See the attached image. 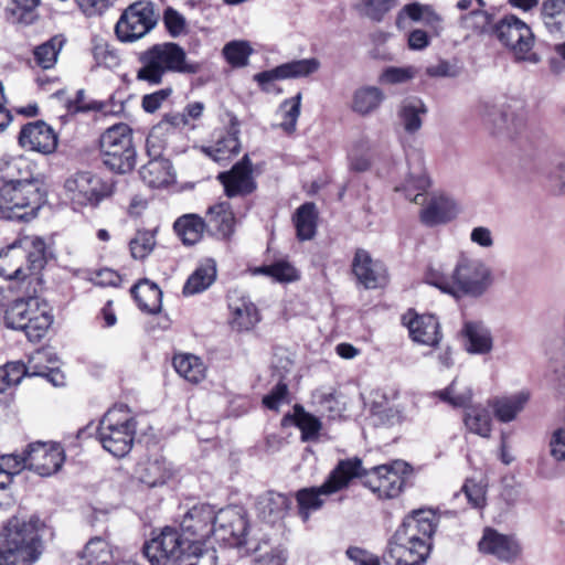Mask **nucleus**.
<instances>
[{
	"instance_id": "obj_1",
	"label": "nucleus",
	"mask_w": 565,
	"mask_h": 565,
	"mask_svg": "<svg viewBox=\"0 0 565 565\" xmlns=\"http://www.w3.org/2000/svg\"><path fill=\"white\" fill-rule=\"evenodd\" d=\"M425 279L444 294L461 299L482 297L492 286L494 277L491 267L482 258L461 252L451 274L444 273L441 266H430Z\"/></svg>"
},
{
	"instance_id": "obj_2",
	"label": "nucleus",
	"mask_w": 565,
	"mask_h": 565,
	"mask_svg": "<svg viewBox=\"0 0 565 565\" xmlns=\"http://www.w3.org/2000/svg\"><path fill=\"white\" fill-rule=\"evenodd\" d=\"M42 525L38 516L11 518L0 535V565H33L43 551Z\"/></svg>"
},
{
	"instance_id": "obj_3",
	"label": "nucleus",
	"mask_w": 565,
	"mask_h": 565,
	"mask_svg": "<svg viewBox=\"0 0 565 565\" xmlns=\"http://www.w3.org/2000/svg\"><path fill=\"white\" fill-rule=\"evenodd\" d=\"M151 565H213L214 550L191 545L182 533L171 526L162 529L143 546Z\"/></svg>"
},
{
	"instance_id": "obj_4",
	"label": "nucleus",
	"mask_w": 565,
	"mask_h": 565,
	"mask_svg": "<svg viewBox=\"0 0 565 565\" xmlns=\"http://www.w3.org/2000/svg\"><path fill=\"white\" fill-rule=\"evenodd\" d=\"M140 67L136 78L150 85H159L168 73L198 74L202 64L190 61L183 47L174 42L158 43L138 56Z\"/></svg>"
},
{
	"instance_id": "obj_5",
	"label": "nucleus",
	"mask_w": 565,
	"mask_h": 565,
	"mask_svg": "<svg viewBox=\"0 0 565 565\" xmlns=\"http://www.w3.org/2000/svg\"><path fill=\"white\" fill-rule=\"evenodd\" d=\"M45 194L36 179L3 183L0 188V214L15 222H31L39 216Z\"/></svg>"
},
{
	"instance_id": "obj_6",
	"label": "nucleus",
	"mask_w": 565,
	"mask_h": 565,
	"mask_svg": "<svg viewBox=\"0 0 565 565\" xmlns=\"http://www.w3.org/2000/svg\"><path fill=\"white\" fill-rule=\"evenodd\" d=\"M361 470L362 461L356 457L340 460L321 486L300 489L296 499L302 520L307 521L312 512L321 509L326 497L345 489Z\"/></svg>"
},
{
	"instance_id": "obj_7",
	"label": "nucleus",
	"mask_w": 565,
	"mask_h": 565,
	"mask_svg": "<svg viewBox=\"0 0 565 565\" xmlns=\"http://www.w3.org/2000/svg\"><path fill=\"white\" fill-rule=\"evenodd\" d=\"M6 326L21 330L31 342L42 340L53 322L47 302L39 297L17 299L4 313Z\"/></svg>"
},
{
	"instance_id": "obj_8",
	"label": "nucleus",
	"mask_w": 565,
	"mask_h": 565,
	"mask_svg": "<svg viewBox=\"0 0 565 565\" xmlns=\"http://www.w3.org/2000/svg\"><path fill=\"white\" fill-rule=\"evenodd\" d=\"M137 422L124 406L110 408L100 419L97 436L103 448L115 457L128 455L132 448Z\"/></svg>"
},
{
	"instance_id": "obj_9",
	"label": "nucleus",
	"mask_w": 565,
	"mask_h": 565,
	"mask_svg": "<svg viewBox=\"0 0 565 565\" xmlns=\"http://www.w3.org/2000/svg\"><path fill=\"white\" fill-rule=\"evenodd\" d=\"M104 164L117 173H126L136 164L132 130L127 124H117L106 129L99 139Z\"/></svg>"
},
{
	"instance_id": "obj_10",
	"label": "nucleus",
	"mask_w": 565,
	"mask_h": 565,
	"mask_svg": "<svg viewBox=\"0 0 565 565\" xmlns=\"http://www.w3.org/2000/svg\"><path fill=\"white\" fill-rule=\"evenodd\" d=\"M479 116L486 128L497 136L512 137L521 132L527 122L525 104L519 99L501 104L484 102L479 107Z\"/></svg>"
},
{
	"instance_id": "obj_11",
	"label": "nucleus",
	"mask_w": 565,
	"mask_h": 565,
	"mask_svg": "<svg viewBox=\"0 0 565 565\" xmlns=\"http://www.w3.org/2000/svg\"><path fill=\"white\" fill-rule=\"evenodd\" d=\"M409 472L411 467L407 462L395 460L370 470L362 467L361 475L356 478H363V484L380 499H393L403 491L405 476Z\"/></svg>"
},
{
	"instance_id": "obj_12",
	"label": "nucleus",
	"mask_w": 565,
	"mask_h": 565,
	"mask_svg": "<svg viewBox=\"0 0 565 565\" xmlns=\"http://www.w3.org/2000/svg\"><path fill=\"white\" fill-rule=\"evenodd\" d=\"M66 195L74 207L97 206L114 192V183L92 172H77L66 179Z\"/></svg>"
},
{
	"instance_id": "obj_13",
	"label": "nucleus",
	"mask_w": 565,
	"mask_h": 565,
	"mask_svg": "<svg viewBox=\"0 0 565 565\" xmlns=\"http://www.w3.org/2000/svg\"><path fill=\"white\" fill-rule=\"evenodd\" d=\"M158 15L152 2L140 0L131 3L116 23L117 38L125 43L135 42L149 33L157 24Z\"/></svg>"
},
{
	"instance_id": "obj_14",
	"label": "nucleus",
	"mask_w": 565,
	"mask_h": 565,
	"mask_svg": "<svg viewBox=\"0 0 565 565\" xmlns=\"http://www.w3.org/2000/svg\"><path fill=\"white\" fill-rule=\"evenodd\" d=\"M498 40L509 47L516 58L533 63L539 61L531 50L534 44V35L530 26L515 15H507L494 26Z\"/></svg>"
},
{
	"instance_id": "obj_15",
	"label": "nucleus",
	"mask_w": 565,
	"mask_h": 565,
	"mask_svg": "<svg viewBox=\"0 0 565 565\" xmlns=\"http://www.w3.org/2000/svg\"><path fill=\"white\" fill-rule=\"evenodd\" d=\"M436 515L430 510H414L407 514L396 529L398 539L413 543L430 553L433 535L436 532Z\"/></svg>"
},
{
	"instance_id": "obj_16",
	"label": "nucleus",
	"mask_w": 565,
	"mask_h": 565,
	"mask_svg": "<svg viewBox=\"0 0 565 565\" xmlns=\"http://www.w3.org/2000/svg\"><path fill=\"white\" fill-rule=\"evenodd\" d=\"M146 148L150 160L139 171L142 181L150 188H163L174 181V172L171 162L162 157L160 139L154 134H149Z\"/></svg>"
},
{
	"instance_id": "obj_17",
	"label": "nucleus",
	"mask_w": 565,
	"mask_h": 565,
	"mask_svg": "<svg viewBox=\"0 0 565 565\" xmlns=\"http://www.w3.org/2000/svg\"><path fill=\"white\" fill-rule=\"evenodd\" d=\"M320 67L321 62L317 57L292 60L271 70L255 74L254 81L264 92L270 93L273 82L308 77L317 73Z\"/></svg>"
},
{
	"instance_id": "obj_18",
	"label": "nucleus",
	"mask_w": 565,
	"mask_h": 565,
	"mask_svg": "<svg viewBox=\"0 0 565 565\" xmlns=\"http://www.w3.org/2000/svg\"><path fill=\"white\" fill-rule=\"evenodd\" d=\"M247 526L244 510L239 507H227L216 513L213 534L230 546H241L245 543Z\"/></svg>"
},
{
	"instance_id": "obj_19",
	"label": "nucleus",
	"mask_w": 565,
	"mask_h": 565,
	"mask_svg": "<svg viewBox=\"0 0 565 565\" xmlns=\"http://www.w3.org/2000/svg\"><path fill=\"white\" fill-rule=\"evenodd\" d=\"M215 518L216 513L210 504L194 505L182 519V535L191 545L203 548V541L213 534Z\"/></svg>"
},
{
	"instance_id": "obj_20",
	"label": "nucleus",
	"mask_w": 565,
	"mask_h": 565,
	"mask_svg": "<svg viewBox=\"0 0 565 565\" xmlns=\"http://www.w3.org/2000/svg\"><path fill=\"white\" fill-rule=\"evenodd\" d=\"M478 548L482 554L509 564L516 562L522 555V546L514 536L502 534L491 527L484 529Z\"/></svg>"
},
{
	"instance_id": "obj_21",
	"label": "nucleus",
	"mask_w": 565,
	"mask_h": 565,
	"mask_svg": "<svg viewBox=\"0 0 565 565\" xmlns=\"http://www.w3.org/2000/svg\"><path fill=\"white\" fill-rule=\"evenodd\" d=\"M29 469L42 477L57 472L65 459L64 449L55 443H34L28 446Z\"/></svg>"
},
{
	"instance_id": "obj_22",
	"label": "nucleus",
	"mask_w": 565,
	"mask_h": 565,
	"mask_svg": "<svg viewBox=\"0 0 565 565\" xmlns=\"http://www.w3.org/2000/svg\"><path fill=\"white\" fill-rule=\"evenodd\" d=\"M19 143L26 150L49 154L57 147V136L46 122L36 120L22 127Z\"/></svg>"
},
{
	"instance_id": "obj_23",
	"label": "nucleus",
	"mask_w": 565,
	"mask_h": 565,
	"mask_svg": "<svg viewBox=\"0 0 565 565\" xmlns=\"http://www.w3.org/2000/svg\"><path fill=\"white\" fill-rule=\"evenodd\" d=\"M218 180L224 185L225 193L230 198L252 193L256 188V183L253 179V168L248 156L245 154L228 172L220 173Z\"/></svg>"
},
{
	"instance_id": "obj_24",
	"label": "nucleus",
	"mask_w": 565,
	"mask_h": 565,
	"mask_svg": "<svg viewBox=\"0 0 565 565\" xmlns=\"http://www.w3.org/2000/svg\"><path fill=\"white\" fill-rule=\"evenodd\" d=\"M412 340L416 343L436 347L443 334L437 318L433 315H417L409 311L403 317Z\"/></svg>"
},
{
	"instance_id": "obj_25",
	"label": "nucleus",
	"mask_w": 565,
	"mask_h": 565,
	"mask_svg": "<svg viewBox=\"0 0 565 565\" xmlns=\"http://www.w3.org/2000/svg\"><path fill=\"white\" fill-rule=\"evenodd\" d=\"M429 556L427 548H420L398 539V533L394 532L387 543L384 558L393 565H423Z\"/></svg>"
},
{
	"instance_id": "obj_26",
	"label": "nucleus",
	"mask_w": 565,
	"mask_h": 565,
	"mask_svg": "<svg viewBox=\"0 0 565 565\" xmlns=\"http://www.w3.org/2000/svg\"><path fill=\"white\" fill-rule=\"evenodd\" d=\"M173 470L170 462L162 456H153L138 462L136 468L137 479L149 488L160 487L172 477Z\"/></svg>"
},
{
	"instance_id": "obj_27",
	"label": "nucleus",
	"mask_w": 565,
	"mask_h": 565,
	"mask_svg": "<svg viewBox=\"0 0 565 565\" xmlns=\"http://www.w3.org/2000/svg\"><path fill=\"white\" fill-rule=\"evenodd\" d=\"M407 19L424 23L433 35L437 36L443 31V18L428 4L413 2L404 6L396 17L397 28L404 29Z\"/></svg>"
},
{
	"instance_id": "obj_28",
	"label": "nucleus",
	"mask_w": 565,
	"mask_h": 565,
	"mask_svg": "<svg viewBox=\"0 0 565 565\" xmlns=\"http://www.w3.org/2000/svg\"><path fill=\"white\" fill-rule=\"evenodd\" d=\"M206 231L220 239H230L234 233L235 216L230 203L220 202L206 212Z\"/></svg>"
},
{
	"instance_id": "obj_29",
	"label": "nucleus",
	"mask_w": 565,
	"mask_h": 565,
	"mask_svg": "<svg viewBox=\"0 0 565 565\" xmlns=\"http://www.w3.org/2000/svg\"><path fill=\"white\" fill-rule=\"evenodd\" d=\"M352 270L359 282L365 288H376L385 278L383 265L380 262H374L364 249L355 252Z\"/></svg>"
},
{
	"instance_id": "obj_30",
	"label": "nucleus",
	"mask_w": 565,
	"mask_h": 565,
	"mask_svg": "<svg viewBox=\"0 0 565 565\" xmlns=\"http://www.w3.org/2000/svg\"><path fill=\"white\" fill-rule=\"evenodd\" d=\"M458 214L456 203L444 196L433 195L420 210L419 218L426 226H436L454 220Z\"/></svg>"
},
{
	"instance_id": "obj_31",
	"label": "nucleus",
	"mask_w": 565,
	"mask_h": 565,
	"mask_svg": "<svg viewBox=\"0 0 565 565\" xmlns=\"http://www.w3.org/2000/svg\"><path fill=\"white\" fill-rule=\"evenodd\" d=\"M386 99L384 90L375 85L358 87L351 98V110L359 116L367 117L375 114Z\"/></svg>"
},
{
	"instance_id": "obj_32",
	"label": "nucleus",
	"mask_w": 565,
	"mask_h": 565,
	"mask_svg": "<svg viewBox=\"0 0 565 565\" xmlns=\"http://www.w3.org/2000/svg\"><path fill=\"white\" fill-rule=\"evenodd\" d=\"M427 111L426 104L419 97L411 96L401 102L397 118L406 134L415 135L422 129Z\"/></svg>"
},
{
	"instance_id": "obj_33",
	"label": "nucleus",
	"mask_w": 565,
	"mask_h": 565,
	"mask_svg": "<svg viewBox=\"0 0 565 565\" xmlns=\"http://www.w3.org/2000/svg\"><path fill=\"white\" fill-rule=\"evenodd\" d=\"M466 339V350L470 354L484 355L493 349V338L490 329L480 321H467L462 328Z\"/></svg>"
},
{
	"instance_id": "obj_34",
	"label": "nucleus",
	"mask_w": 565,
	"mask_h": 565,
	"mask_svg": "<svg viewBox=\"0 0 565 565\" xmlns=\"http://www.w3.org/2000/svg\"><path fill=\"white\" fill-rule=\"evenodd\" d=\"M233 330L238 332L252 330L260 320L258 309L249 298L241 297L230 303Z\"/></svg>"
},
{
	"instance_id": "obj_35",
	"label": "nucleus",
	"mask_w": 565,
	"mask_h": 565,
	"mask_svg": "<svg viewBox=\"0 0 565 565\" xmlns=\"http://www.w3.org/2000/svg\"><path fill=\"white\" fill-rule=\"evenodd\" d=\"M239 122L235 116H231L230 128L226 135L221 136L213 147L203 148V151L214 161H224L238 153L241 143L238 139Z\"/></svg>"
},
{
	"instance_id": "obj_36",
	"label": "nucleus",
	"mask_w": 565,
	"mask_h": 565,
	"mask_svg": "<svg viewBox=\"0 0 565 565\" xmlns=\"http://www.w3.org/2000/svg\"><path fill=\"white\" fill-rule=\"evenodd\" d=\"M289 503L290 501L285 494L267 491L257 498L256 511L264 521L275 523L286 515Z\"/></svg>"
},
{
	"instance_id": "obj_37",
	"label": "nucleus",
	"mask_w": 565,
	"mask_h": 565,
	"mask_svg": "<svg viewBox=\"0 0 565 565\" xmlns=\"http://www.w3.org/2000/svg\"><path fill=\"white\" fill-rule=\"evenodd\" d=\"M30 275L24 260V253L13 243L0 250V276L6 279L23 280Z\"/></svg>"
},
{
	"instance_id": "obj_38",
	"label": "nucleus",
	"mask_w": 565,
	"mask_h": 565,
	"mask_svg": "<svg viewBox=\"0 0 565 565\" xmlns=\"http://www.w3.org/2000/svg\"><path fill=\"white\" fill-rule=\"evenodd\" d=\"M24 253L26 269L32 274L41 269L45 264L46 243L38 235H24L15 242Z\"/></svg>"
},
{
	"instance_id": "obj_39",
	"label": "nucleus",
	"mask_w": 565,
	"mask_h": 565,
	"mask_svg": "<svg viewBox=\"0 0 565 565\" xmlns=\"http://www.w3.org/2000/svg\"><path fill=\"white\" fill-rule=\"evenodd\" d=\"M529 398V393L519 392L510 396L497 397L490 405L500 422L509 423L516 418L518 414L526 405Z\"/></svg>"
},
{
	"instance_id": "obj_40",
	"label": "nucleus",
	"mask_w": 565,
	"mask_h": 565,
	"mask_svg": "<svg viewBox=\"0 0 565 565\" xmlns=\"http://www.w3.org/2000/svg\"><path fill=\"white\" fill-rule=\"evenodd\" d=\"M216 278V263L207 258L191 274L183 286V294L191 296L206 290Z\"/></svg>"
},
{
	"instance_id": "obj_41",
	"label": "nucleus",
	"mask_w": 565,
	"mask_h": 565,
	"mask_svg": "<svg viewBox=\"0 0 565 565\" xmlns=\"http://www.w3.org/2000/svg\"><path fill=\"white\" fill-rule=\"evenodd\" d=\"M131 294L139 308L149 313H156L161 309L162 291L148 279L140 280L131 288Z\"/></svg>"
},
{
	"instance_id": "obj_42",
	"label": "nucleus",
	"mask_w": 565,
	"mask_h": 565,
	"mask_svg": "<svg viewBox=\"0 0 565 565\" xmlns=\"http://www.w3.org/2000/svg\"><path fill=\"white\" fill-rule=\"evenodd\" d=\"M174 231L185 245H194L201 241L206 222L198 214H184L174 222Z\"/></svg>"
},
{
	"instance_id": "obj_43",
	"label": "nucleus",
	"mask_w": 565,
	"mask_h": 565,
	"mask_svg": "<svg viewBox=\"0 0 565 565\" xmlns=\"http://www.w3.org/2000/svg\"><path fill=\"white\" fill-rule=\"evenodd\" d=\"M429 184L428 175L419 169L417 172H411L401 184L395 186V191L403 193L406 199L416 204H423L426 201L425 192Z\"/></svg>"
},
{
	"instance_id": "obj_44",
	"label": "nucleus",
	"mask_w": 565,
	"mask_h": 565,
	"mask_svg": "<svg viewBox=\"0 0 565 565\" xmlns=\"http://www.w3.org/2000/svg\"><path fill=\"white\" fill-rule=\"evenodd\" d=\"M173 366L177 373L191 383H199L205 379L206 367L203 361L191 353L175 354Z\"/></svg>"
},
{
	"instance_id": "obj_45",
	"label": "nucleus",
	"mask_w": 565,
	"mask_h": 565,
	"mask_svg": "<svg viewBox=\"0 0 565 565\" xmlns=\"http://www.w3.org/2000/svg\"><path fill=\"white\" fill-rule=\"evenodd\" d=\"M39 4L40 0H9L4 10L6 20L12 24L29 25L38 18Z\"/></svg>"
},
{
	"instance_id": "obj_46",
	"label": "nucleus",
	"mask_w": 565,
	"mask_h": 565,
	"mask_svg": "<svg viewBox=\"0 0 565 565\" xmlns=\"http://www.w3.org/2000/svg\"><path fill=\"white\" fill-rule=\"evenodd\" d=\"M0 173L3 183L33 180L30 163L23 157H3L0 159Z\"/></svg>"
},
{
	"instance_id": "obj_47",
	"label": "nucleus",
	"mask_w": 565,
	"mask_h": 565,
	"mask_svg": "<svg viewBox=\"0 0 565 565\" xmlns=\"http://www.w3.org/2000/svg\"><path fill=\"white\" fill-rule=\"evenodd\" d=\"M81 565H114L113 552L109 544L100 536L90 539L82 552Z\"/></svg>"
},
{
	"instance_id": "obj_48",
	"label": "nucleus",
	"mask_w": 565,
	"mask_h": 565,
	"mask_svg": "<svg viewBox=\"0 0 565 565\" xmlns=\"http://www.w3.org/2000/svg\"><path fill=\"white\" fill-rule=\"evenodd\" d=\"M542 19L552 34L565 33V0H546L542 4Z\"/></svg>"
},
{
	"instance_id": "obj_49",
	"label": "nucleus",
	"mask_w": 565,
	"mask_h": 565,
	"mask_svg": "<svg viewBox=\"0 0 565 565\" xmlns=\"http://www.w3.org/2000/svg\"><path fill=\"white\" fill-rule=\"evenodd\" d=\"M294 223L297 236L300 241L311 239L316 234L317 211L315 203L308 202L300 205L295 215Z\"/></svg>"
},
{
	"instance_id": "obj_50",
	"label": "nucleus",
	"mask_w": 565,
	"mask_h": 565,
	"mask_svg": "<svg viewBox=\"0 0 565 565\" xmlns=\"http://www.w3.org/2000/svg\"><path fill=\"white\" fill-rule=\"evenodd\" d=\"M467 429L480 437L489 438L492 430L491 416L487 408L478 405L466 411L463 417Z\"/></svg>"
},
{
	"instance_id": "obj_51",
	"label": "nucleus",
	"mask_w": 565,
	"mask_h": 565,
	"mask_svg": "<svg viewBox=\"0 0 565 565\" xmlns=\"http://www.w3.org/2000/svg\"><path fill=\"white\" fill-rule=\"evenodd\" d=\"M65 44L63 35H54L46 42L38 45L34 51V61L43 70L52 68L56 62L57 56Z\"/></svg>"
},
{
	"instance_id": "obj_52",
	"label": "nucleus",
	"mask_w": 565,
	"mask_h": 565,
	"mask_svg": "<svg viewBox=\"0 0 565 565\" xmlns=\"http://www.w3.org/2000/svg\"><path fill=\"white\" fill-rule=\"evenodd\" d=\"M435 395L444 403L455 408L468 407L472 399V391L467 385H460L455 379L446 388L437 391Z\"/></svg>"
},
{
	"instance_id": "obj_53",
	"label": "nucleus",
	"mask_w": 565,
	"mask_h": 565,
	"mask_svg": "<svg viewBox=\"0 0 565 565\" xmlns=\"http://www.w3.org/2000/svg\"><path fill=\"white\" fill-rule=\"evenodd\" d=\"M302 94L298 93L291 98L285 99L277 110L278 116L281 118L279 127L287 134L296 131L297 121L301 110Z\"/></svg>"
},
{
	"instance_id": "obj_54",
	"label": "nucleus",
	"mask_w": 565,
	"mask_h": 565,
	"mask_svg": "<svg viewBox=\"0 0 565 565\" xmlns=\"http://www.w3.org/2000/svg\"><path fill=\"white\" fill-rule=\"evenodd\" d=\"M418 74V70L413 65L407 66H387L383 68L377 77L381 85H403L412 82Z\"/></svg>"
},
{
	"instance_id": "obj_55",
	"label": "nucleus",
	"mask_w": 565,
	"mask_h": 565,
	"mask_svg": "<svg viewBox=\"0 0 565 565\" xmlns=\"http://www.w3.org/2000/svg\"><path fill=\"white\" fill-rule=\"evenodd\" d=\"M256 273L269 276L278 282H292L299 279L298 270L286 260H279L268 266L258 267Z\"/></svg>"
},
{
	"instance_id": "obj_56",
	"label": "nucleus",
	"mask_w": 565,
	"mask_h": 565,
	"mask_svg": "<svg viewBox=\"0 0 565 565\" xmlns=\"http://www.w3.org/2000/svg\"><path fill=\"white\" fill-rule=\"evenodd\" d=\"M57 358L46 349L36 350L24 364L28 376H41L52 365L57 364Z\"/></svg>"
},
{
	"instance_id": "obj_57",
	"label": "nucleus",
	"mask_w": 565,
	"mask_h": 565,
	"mask_svg": "<svg viewBox=\"0 0 565 565\" xmlns=\"http://www.w3.org/2000/svg\"><path fill=\"white\" fill-rule=\"evenodd\" d=\"M371 418L374 425L394 426L401 424L404 416L398 406L374 404L371 409Z\"/></svg>"
},
{
	"instance_id": "obj_58",
	"label": "nucleus",
	"mask_w": 565,
	"mask_h": 565,
	"mask_svg": "<svg viewBox=\"0 0 565 565\" xmlns=\"http://www.w3.org/2000/svg\"><path fill=\"white\" fill-rule=\"evenodd\" d=\"M295 423L301 430V438L303 441L315 440L318 438L321 429L320 420L298 406L295 407Z\"/></svg>"
},
{
	"instance_id": "obj_59",
	"label": "nucleus",
	"mask_w": 565,
	"mask_h": 565,
	"mask_svg": "<svg viewBox=\"0 0 565 565\" xmlns=\"http://www.w3.org/2000/svg\"><path fill=\"white\" fill-rule=\"evenodd\" d=\"M252 52L250 45L245 41H232L223 49L226 61L234 67L247 65Z\"/></svg>"
},
{
	"instance_id": "obj_60",
	"label": "nucleus",
	"mask_w": 565,
	"mask_h": 565,
	"mask_svg": "<svg viewBox=\"0 0 565 565\" xmlns=\"http://www.w3.org/2000/svg\"><path fill=\"white\" fill-rule=\"evenodd\" d=\"M24 376H28V373L24 363L20 361L8 362L0 366V392L18 385Z\"/></svg>"
},
{
	"instance_id": "obj_61",
	"label": "nucleus",
	"mask_w": 565,
	"mask_h": 565,
	"mask_svg": "<svg viewBox=\"0 0 565 565\" xmlns=\"http://www.w3.org/2000/svg\"><path fill=\"white\" fill-rule=\"evenodd\" d=\"M93 56L97 65L105 66L107 68H115L120 64V56L118 52L103 40L95 42Z\"/></svg>"
},
{
	"instance_id": "obj_62",
	"label": "nucleus",
	"mask_w": 565,
	"mask_h": 565,
	"mask_svg": "<svg viewBox=\"0 0 565 565\" xmlns=\"http://www.w3.org/2000/svg\"><path fill=\"white\" fill-rule=\"evenodd\" d=\"M254 562L255 565H285L286 555L281 548L269 546L268 542H264L256 548Z\"/></svg>"
},
{
	"instance_id": "obj_63",
	"label": "nucleus",
	"mask_w": 565,
	"mask_h": 565,
	"mask_svg": "<svg viewBox=\"0 0 565 565\" xmlns=\"http://www.w3.org/2000/svg\"><path fill=\"white\" fill-rule=\"evenodd\" d=\"M156 244L154 236L149 232H138L130 241V252L134 258L143 259L148 256Z\"/></svg>"
},
{
	"instance_id": "obj_64",
	"label": "nucleus",
	"mask_w": 565,
	"mask_h": 565,
	"mask_svg": "<svg viewBox=\"0 0 565 565\" xmlns=\"http://www.w3.org/2000/svg\"><path fill=\"white\" fill-rule=\"evenodd\" d=\"M548 454L556 462L565 461V426L554 428L548 436Z\"/></svg>"
}]
</instances>
